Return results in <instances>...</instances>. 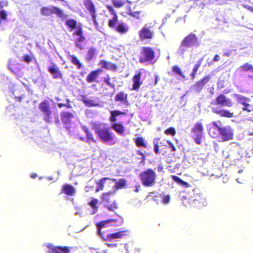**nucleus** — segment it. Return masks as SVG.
<instances>
[{
    "instance_id": "680f3d73",
    "label": "nucleus",
    "mask_w": 253,
    "mask_h": 253,
    "mask_svg": "<svg viewBox=\"0 0 253 253\" xmlns=\"http://www.w3.org/2000/svg\"><path fill=\"white\" fill-rule=\"evenodd\" d=\"M119 250H122V252H123V250H127L126 247V245H124L123 244H120L119 245Z\"/></svg>"
},
{
    "instance_id": "dca6fc26",
    "label": "nucleus",
    "mask_w": 253,
    "mask_h": 253,
    "mask_svg": "<svg viewBox=\"0 0 253 253\" xmlns=\"http://www.w3.org/2000/svg\"><path fill=\"white\" fill-rule=\"evenodd\" d=\"M139 35L141 40H144L152 38L153 33L146 25L139 32Z\"/></svg>"
},
{
    "instance_id": "72a5a7b5",
    "label": "nucleus",
    "mask_w": 253,
    "mask_h": 253,
    "mask_svg": "<svg viewBox=\"0 0 253 253\" xmlns=\"http://www.w3.org/2000/svg\"><path fill=\"white\" fill-rule=\"evenodd\" d=\"M97 55V51L96 49L94 48H91L88 50L87 56H86V59L88 61L91 60L93 58L95 57Z\"/></svg>"
},
{
    "instance_id": "bf43d9fd",
    "label": "nucleus",
    "mask_w": 253,
    "mask_h": 253,
    "mask_svg": "<svg viewBox=\"0 0 253 253\" xmlns=\"http://www.w3.org/2000/svg\"><path fill=\"white\" fill-rule=\"evenodd\" d=\"M155 143V146H154V152L156 154L159 153V145L157 144V142H155V141H154Z\"/></svg>"
},
{
    "instance_id": "f8f14e48",
    "label": "nucleus",
    "mask_w": 253,
    "mask_h": 253,
    "mask_svg": "<svg viewBox=\"0 0 253 253\" xmlns=\"http://www.w3.org/2000/svg\"><path fill=\"white\" fill-rule=\"evenodd\" d=\"M48 253H69L70 249L67 247L55 246L52 244H47Z\"/></svg>"
},
{
    "instance_id": "ea45409f",
    "label": "nucleus",
    "mask_w": 253,
    "mask_h": 253,
    "mask_svg": "<svg viewBox=\"0 0 253 253\" xmlns=\"http://www.w3.org/2000/svg\"><path fill=\"white\" fill-rule=\"evenodd\" d=\"M75 31L73 33L74 35L76 36H81L83 34L82 25L79 23L77 27H75Z\"/></svg>"
},
{
    "instance_id": "5fc2aeb1",
    "label": "nucleus",
    "mask_w": 253,
    "mask_h": 253,
    "mask_svg": "<svg viewBox=\"0 0 253 253\" xmlns=\"http://www.w3.org/2000/svg\"><path fill=\"white\" fill-rule=\"evenodd\" d=\"M139 13L138 11L130 12L129 14L137 19H139Z\"/></svg>"
},
{
    "instance_id": "6e6d98bb",
    "label": "nucleus",
    "mask_w": 253,
    "mask_h": 253,
    "mask_svg": "<svg viewBox=\"0 0 253 253\" xmlns=\"http://www.w3.org/2000/svg\"><path fill=\"white\" fill-rule=\"evenodd\" d=\"M164 143H167V144H168L169 146V147L171 148V150L172 151H175L176 150L175 148L173 146L172 143H171L169 141L167 140H164Z\"/></svg>"
},
{
    "instance_id": "69168bd1",
    "label": "nucleus",
    "mask_w": 253,
    "mask_h": 253,
    "mask_svg": "<svg viewBox=\"0 0 253 253\" xmlns=\"http://www.w3.org/2000/svg\"><path fill=\"white\" fill-rule=\"evenodd\" d=\"M219 59H220L219 56L216 54L215 55V56L214 57L213 61L216 62V61H219Z\"/></svg>"
},
{
    "instance_id": "e2e57ef3",
    "label": "nucleus",
    "mask_w": 253,
    "mask_h": 253,
    "mask_svg": "<svg viewBox=\"0 0 253 253\" xmlns=\"http://www.w3.org/2000/svg\"><path fill=\"white\" fill-rule=\"evenodd\" d=\"M82 42H76V45L77 47H78L79 48H80V49H83V45H82V44L81 43Z\"/></svg>"
},
{
    "instance_id": "9b49d317",
    "label": "nucleus",
    "mask_w": 253,
    "mask_h": 253,
    "mask_svg": "<svg viewBox=\"0 0 253 253\" xmlns=\"http://www.w3.org/2000/svg\"><path fill=\"white\" fill-rule=\"evenodd\" d=\"M181 42L190 48L193 46H197L199 45L197 37L195 34L192 33L186 36L181 41Z\"/></svg>"
},
{
    "instance_id": "473e14b6",
    "label": "nucleus",
    "mask_w": 253,
    "mask_h": 253,
    "mask_svg": "<svg viewBox=\"0 0 253 253\" xmlns=\"http://www.w3.org/2000/svg\"><path fill=\"white\" fill-rule=\"evenodd\" d=\"M69 58L71 62L78 69H81L83 67L82 64H81L80 61L78 59V58L75 55H69Z\"/></svg>"
},
{
    "instance_id": "3c124183",
    "label": "nucleus",
    "mask_w": 253,
    "mask_h": 253,
    "mask_svg": "<svg viewBox=\"0 0 253 253\" xmlns=\"http://www.w3.org/2000/svg\"><path fill=\"white\" fill-rule=\"evenodd\" d=\"M201 61L199 60V61H198L197 62H196V65H195L193 69V72H194V73H196L197 71H198L199 67L201 65Z\"/></svg>"
},
{
    "instance_id": "423d86ee",
    "label": "nucleus",
    "mask_w": 253,
    "mask_h": 253,
    "mask_svg": "<svg viewBox=\"0 0 253 253\" xmlns=\"http://www.w3.org/2000/svg\"><path fill=\"white\" fill-rule=\"evenodd\" d=\"M233 133V131L230 126H226L221 127L218 137L219 141L223 142L231 139L232 138Z\"/></svg>"
},
{
    "instance_id": "c03bdc74",
    "label": "nucleus",
    "mask_w": 253,
    "mask_h": 253,
    "mask_svg": "<svg viewBox=\"0 0 253 253\" xmlns=\"http://www.w3.org/2000/svg\"><path fill=\"white\" fill-rule=\"evenodd\" d=\"M172 71L174 72L177 73L178 75L180 76L183 78H185L184 75L183 74V73H182L181 70L180 69V68L178 66H174L173 67V68H172Z\"/></svg>"
},
{
    "instance_id": "13d9d810",
    "label": "nucleus",
    "mask_w": 253,
    "mask_h": 253,
    "mask_svg": "<svg viewBox=\"0 0 253 253\" xmlns=\"http://www.w3.org/2000/svg\"><path fill=\"white\" fill-rule=\"evenodd\" d=\"M24 60L25 62L29 63L31 61V57L28 55H25L24 56Z\"/></svg>"
},
{
    "instance_id": "c9c22d12",
    "label": "nucleus",
    "mask_w": 253,
    "mask_h": 253,
    "mask_svg": "<svg viewBox=\"0 0 253 253\" xmlns=\"http://www.w3.org/2000/svg\"><path fill=\"white\" fill-rule=\"evenodd\" d=\"M106 179H109L108 178L105 177L100 179L99 181L97 182V187L96 188V192H98L100 190H102L104 187V184Z\"/></svg>"
},
{
    "instance_id": "f3484780",
    "label": "nucleus",
    "mask_w": 253,
    "mask_h": 253,
    "mask_svg": "<svg viewBox=\"0 0 253 253\" xmlns=\"http://www.w3.org/2000/svg\"><path fill=\"white\" fill-rule=\"evenodd\" d=\"M145 72L144 70H142L139 72L138 74L135 75L133 78V85L132 88L134 90H136L140 87L141 84V82H140V78L143 73Z\"/></svg>"
},
{
    "instance_id": "de8ad7c7",
    "label": "nucleus",
    "mask_w": 253,
    "mask_h": 253,
    "mask_svg": "<svg viewBox=\"0 0 253 253\" xmlns=\"http://www.w3.org/2000/svg\"><path fill=\"white\" fill-rule=\"evenodd\" d=\"M165 133L166 134L173 136L175 133V131L173 127H169L165 131Z\"/></svg>"
},
{
    "instance_id": "f03ea898",
    "label": "nucleus",
    "mask_w": 253,
    "mask_h": 253,
    "mask_svg": "<svg viewBox=\"0 0 253 253\" xmlns=\"http://www.w3.org/2000/svg\"><path fill=\"white\" fill-rule=\"evenodd\" d=\"M92 126L102 142H109L112 145L116 143L115 137L113 133L109 131V128L106 127L105 124L94 122L92 123Z\"/></svg>"
},
{
    "instance_id": "6e6552de",
    "label": "nucleus",
    "mask_w": 253,
    "mask_h": 253,
    "mask_svg": "<svg viewBox=\"0 0 253 253\" xmlns=\"http://www.w3.org/2000/svg\"><path fill=\"white\" fill-rule=\"evenodd\" d=\"M141 53L142 55L140 58V62L141 63L151 61L154 58V52L149 47H143Z\"/></svg>"
},
{
    "instance_id": "0e129e2a",
    "label": "nucleus",
    "mask_w": 253,
    "mask_h": 253,
    "mask_svg": "<svg viewBox=\"0 0 253 253\" xmlns=\"http://www.w3.org/2000/svg\"><path fill=\"white\" fill-rule=\"evenodd\" d=\"M107 245L108 247L110 248H114L116 247L117 246V244H107Z\"/></svg>"
},
{
    "instance_id": "2f4dec72",
    "label": "nucleus",
    "mask_w": 253,
    "mask_h": 253,
    "mask_svg": "<svg viewBox=\"0 0 253 253\" xmlns=\"http://www.w3.org/2000/svg\"><path fill=\"white\" fill-rule=\"evenodd\" d=\"M118 16L117 14H114L111 19L109 20L108 26L109 27L115 29L117 25L118 22Z\"/></svg>"
},
{
    "instance_id": "49530a36",
    "label": "nucleus",
    "mask_w": 253,
    "mask_h": 253,
    "mask_svg": "<svg viewBox=\"0 0 253 253\" xmlns=\"http://www.w3.org/2000/svg\"><path fill=\"white\" fill-rule=\"evenodd\" d=\"M108 209L111 211H114L118 209V204L116 202H114L112 204L107 206Z\"/></svg>"
},
{
    "instance_id": "a18cd8bd",
    "label": "nucleus",
    "mask_w": 253,
    "mask_h": 253,
    "mask_svg": "<svg viewBox=\"0 0 253 253\" xmlns=\"http://www.w3.org/2000/svg\"><path fill=\"white\" fill-rule=\"evenodd\" d=\"M172 179L175 181L179 183V184H181L183 185H185V186H188V184L186 182H184L183 180H182L180 178H179L178 177L176 176H172Z\"/></svg>"
},
{
    "instance_id": "37998d69",
    "label": "nucleus",
    "mask_w": 253,
    "mask_h": 253,
    "mask_svg": "<svg viewBox=\"0 0 253 253\" xmlns=\"http://www.w3.org/2000/svg\"><path fill=\"white\" fill-rule=\"evenodd\" d=\"M113 4L116 7H121L125 4V2L120 0H112Z\"/></svg>"
},
{
    "instance_id": "c85d7f7f",
    "label": "nucleus",
    "mask_w": 253,
    "mask_h": 253,
    "mask_svg": "<svg viewBox=\"0 0 253 253\" xmlns=\"http://www.w3.org/2000/svg\"><path fill=\"white\" fill-rule=\"evenodd\" d=\"M189 48H190V47L187 46L186 45L183 44V43L181 42L180 46L178 48L177 53L179 56L183 58L184 54L186 52H188Z\"/></svg>"
},
{
    "instance_id": "8fccbe9b",
    "label": "nucleus",
    "mask_w": 253,
    "mask_h": 253,
    "mask_svg": "<svg viewBox=\"0 0 253 253\" xmlns=\"http://www.w3.org/2000/svg\"><path fill=\"white\" fill-rule=\"evenodd\" d=\"M135 142L138 146H145L143 139L141 137L137 138L135 141Z\"/></svg>"
},
{
    "instance_id": "f257e3e1",
    "label": "nucleus",
    "mask_w": 253,
    "mask_h": 253,
    "mask_svg": "<svg viewBox=\"0 0 253 253\" xmlns=\"http://www.w3.org/2000/svg\"><path fill=\"white\" fill-rule=\"evenodd\" d=\"M123 222V219L121 216H118L117 219H111L100 222L96 224L99 236L106 241H111L114 239L123 238L124 236L126 235L127 231H122L115 233L108 234L106 238H104L102 236V233L101 232V229L103 227H108L110 225L112 226H120L122 225Z\"/></svg>"
},
{
    "instance_id": "393cba45",
    "label": "nucleus",
    "mask_w": 253,
    "mask_h": 253,
    "mask_svg": "<svg viewBox=\"0 0 253 253\" xmlns=\"http://www.w3.org/2000/svg\"><path fill=\"white\" fill-rule=\"evenodd\" d=\"M237 71L239 72H249L253 73V66L248 63H245L239 67L237 69Z\"/></svg>"
},
{
    "instance_id": "774afa93",
    "label": "nucleus",
    "mask_w": 253,
    "mask_h": 253,
    "mask_svg": "<svg viewBox=\"0 0 253 253\" xmlns=\"http://www.w3.org/2000/svg\"><path fill=\"white\" fill-rule=\"evenodd\" d=\"M140 187V186L139 184H137L135 186V189H134V191L135 192H138L139 191V188Z\"/></svg>"
},
{
    "instance_id": "79ce46f5",
    "label": "nucleus",
    "mask_w": 253,
    "mask_h": 253,
    "mask_svg": "<svg viewBox=\"0 0 253 253\" xmlns=\"http://www.w3.org/2000/svg\"><path fill=\"white\" fill-rule=\"evenodd\" d=\"M161 198L162 200V202L164 204H167L169 203L170 201V196L169 195H161Z\"/></svg>"
},
{
    "instance_id": "4c0bfd02",
    "label": "nucleus",
    "mask_w": 253,
    "mask_h": 253,
    "mask_svg": "<svg viewBox=\"0 0 253 253\" xmlns=\"http://www.w3.org/2000/svg\"><path fill=\"white\" fill-rule=\"evenodd\" d=\"M98 201L97 199H93L89 204L92 209V214H94L97 211L98 208L96 205L98 203Z\"/></svg>"
},
{
    "instance_id": "412c9836",
    "label": "nucleus",
    "mask_w": 253,
    "mask_h": 253,
    "mask_svg": "<svg viewBox=\"0 0 253 253\" xmlns=\"http://www.w3.org/2000/svg\"><path fill=\"white\" fill-rule=\"evenodd\" d=\"M84 104L88 107H96L99 106L98 100L97 99H92L88 97H84L82 100Z\"/></svg>"
},
{
    "instance_id": "c756f323",
    "label": "nucleus",
    "mask_w": 253,
    "mask_h": 253,
    "mask_svg": "<svg viewBox=\"0 0 253 253\" xmlns=\"http://www.w3.org/2000/svg\"><path fill=\"white\" fill-rule=\"evenodd\" d=\"M111 116L110 117V121L111 122H115L117 121L116 117L120 115H125V113L118 110H113L110 112Z\"/></svg>"
},
{
    "instance_id": "20e7f679",
    "label": "nucleus",
    "mask_w": 253,
    "mask_h": 253,
    "mask_svg": "<svg viewBox=\"0 0 253 253\" xmlns=\"http://www.w3.org/2000/svg\"><path fill=\"white\" fill-rule=\"evenodd\" d=\"M41 14L43 15H49L53 13L63 19L67 17V15L64 14L62 10L54 6L43 7L41 9Z\"/></svg>"
},
{
    "instance_id": "603ef678",
    "label": "nucleus",
    "mask_w": 253,
    "mask_h": 253,
    "mask_svg": "<svg viewBox=\"0 0 253 253\" xmlns=\"http://www.w3.org/2000/svg\"><path fill=\"white\" fill-rule=\"evenodd\" d=\"M78 36L79 37L75 40L76 42H83L85 40V38L83 36V34L81 35V36Z\"/></svg>"
},
{
    "instance_id": "bb28decb",
    "label": "nucleus",
    "mask_w": 253,
    "mask_h": 253,
    "mask_svg": "<svg viewBox=\"0 0 253 253\" xmlns=\"http://www.w3.org/2000/svg\"><path fill=\"white\" fill-rule=\"evenodd\" d=\"M99 65L102 67L108 70H115L117 69V67L115 64L103 60L100 62Z\"/></svg>"
},
{
    "instance_id": "f704fd0d",
    "label": "nucleus",
    "mask_w": 253,
    "mask_h": 253,
    "mask_svg": "<svg viewBox=\"0 0 253 253\" xmlns=\"http://www.w3.org/2000/svg\"><path fill=\"white\" fill-rule=\"evenodd\" d=\"M3 7V6L0 1V25L1 23L2 20H6L7 16V12L4 10L1 9Z\"/></svg>"
},
{
    "instance_id": "052dcab7",
    "label": "nucleus",
    "mask_w": 253,
    "mask_h": 253,
    "mask_svg": "<svg viewBox=\"0 0 253 253\" xmlns=\"http://www.w3.org/2000/svg\"><path fill=\"white\" fill-rule=\"evenodd\" d=\"M86 134L88 139L93 140V135L91 132H88Z\"/></svg>"
},
{
    "instance_id": "1a4fd4ad",
    "label": "nucleus",
    "mask_w": 253,
    "mask_h": 253,
    "mask_svg": "<svg viewBox=\"0 0 253 253\" xmlns=\"http://www.w3.org/2000/svg\"><path fill=\"white\" fill-rule=\"evenodd\" d=\"M193 137L197 144H200L201 139L203 134V127L201 123L196 124L192 129Z\"/></svg>"
},
{
    "instance_id": "e433bc0d",
    "label": "nucleus",
    "mask_w": 253,
    "mask_h": 253,
    "mask_svg": "<svg viewBox=\"0 0 253 253\" xmlns=\"http://www.w3.org/2000/svg\"><path fill=\"white\" fill-rule=\"evenodd\" d=\"M193 202L194 205H196L198 202L199 203L198 206L199 207L205 206L207 205V202L205 197H201L199 199H194Z\"/></svg>"
},
{
    "instance_id": "09e8293b",
    "label": "nucleus",
    "mask_w": 253,
    "mask_h": 253,
    "mask_svg": "<svg viewBox=\"0 0 253 253\" xmlns=\"http://www.w3.org/2000/svg\"><path fill=\"white\" fill-rule=\"evenodd\" d=\"M112 193H113V192H109L103 194L102 196V199L104 201L108 202L110 199V195Z\"/></svg>"
},
{
    "instance_id": "a211bd4d",
    "label": "nucleus",
    "mask_w": 253,
    "mask_h": 253,
    "mask_svg": "<svg viewBox=\"0 0 253 253\" xmlns=\"http://www.w3.org/2000/svg\"><path fill=\"white\" fill-rule=\"evenodd\" d=\"M84 4L86 9L89 11L94 21L95 22V9L92 2L90 0H86Z\"/></svg>"
},
{
    "instance_id": "a19ab883",
    "label": "nucleus",
    "mask_w": 253,
    "mask_h": 253,
    "mask_svg": "<svg viewBox=\"0 0 253 253\" xmlns=\"http://www.w3.org/2000/svg\"><path fill=\"white\" fill-rule=\"evenodd\" d=\"M126 94L123 92H120L116 96L115 99L116 101H123L126 99Z\"/></svg>"
},
{
    "instance_id": "9d476101",
    "label": "nucleus",
    "mask_w": 253,
    "mask_h": 253,
    "mask_svg": "<svg viewBox=\"0 0 253 253\" xmlns=\"http://www.w3.org/2000/svg\"><path fill=\"white\" fill-rule=\"evenodd\" d=\"M233 97L237 100L239 103L244 106V107L243 108V110H246L248 112H251L252 111V107L249 104V102H250V98L238 94H234Z\"/></svg>"
},
{
    "instance_id": "cd10ccee",
    "label": "nucleus",
    "mask_w": 253,
    "mask_h": 253,
    "mask_svg": "<svg viewBox=\"0 0 253 253\" xmlns=\"http://www.w3.org/2000/svg\"><path fill=\"white\" fill-rule=\"evenodd\" d=\"M100 71L99 70H96L91 72L90 73H89L86 78V81L88 83H91L94 82L95 79L97 78L99 74Z\"/></svg>"
},
{
    "instance_id": "4d7b16f0",
    "label": "nucleus",
    "mask_w": 253,
    "mask_h": 253,
    "mask_svg": "<svg viewBox=\"0 0 253 253\" xmlns=\"http://www.w3.org/2000/svg\"><path fill=\"white\" fill-rule=\"evenodd\" d=\"M106 7L113 15L117 14L112 6L107 5Z\"/></svg>"
},
{
    "instance_id": "aec40b11",
    "label": "nucleus",
    "mask_w": 253,
    "mask_h": 253,
    "mask_svg": "<svg viewBox=\"0 0 253 253\" xmlns=\"http://www.w3.org/2000/svg\"><path fill=\"white\" fill-rule=\"evenodd\" d=\"M48 71L55 79L60 78L62 76V74L60 72L59 68L55 64H52L48 68Z\"/></svg>"
},
{
    "instance_id": "0eeeda50",
    "label": "nucleus",
    "mask_w": 253,
    "mask_h": 253,
    "mask_svg": "<svg viewBox=\"0 0 253 253\" xmlns=\"http://www.w3.org/2000/svg\"><path fill=\"white\" fill-rule=\"evenodd\" d=\"M40 110L44 114V120L47 123L51 122V111L49 109L48 101L44 100L39 105Z\"/></svg>"
},
{
    "instance_id": "338daca9",
    "label": "nucleus",
    "mask_w": 253,
    "mask_h": 253,
    "mask_svg": "<svg viewBox=\"0 0 253 253\" xmlns=\"http://www.w3.org/2000/svg\"><path fill=\"white\" fill-rule=\"evenodd\" d=\"M227 0H216V1L220 4L225 3L227 1Z\"/></svg>"
},
{
    "instance_id": "4468645a",
    "label": "nucleus",
    "mask_w": 253,
    "mask_h": 253,
    "mask_svg": "<svg viewBox=\"0 0 253 253\" xmlns=\"http://www.w3.org/2000/svg\"><path fill=\"white\" fill-rule=\"evenodd\" d=\"M211 76L210 75L205 77L203 79L197 82L194 85L192 86L191 89L196 92H200L203 86L209 82Z\"/></svg>"
},
{
    "instance_id": "a878e982",
    "label": "nucleus",
    "mask_w": 253,
    "mask_h": 253,
    "mask_svg": "<svg viewBox=\"0 0 253 253\" xmlns=\"http://www.w3.org/2000/svg\"><path fill=\"white\" fill-rule=\"evenodd\" d=\"M112 129L115 130L119 134L123 135L125 132V127L121 124L114 123L111 126Z\"/></svg>"
},
{
    "instance_id": "4be33fe9",
    "label": "nucleus",
    "mask_w": 253,
    "mask_h": 253,
    "mask_svg": "<svg viewBox=\"0 0 253 253\" xmlns=\"http://www.w3.org/2000/svg\"><path fill=\"white\" fill-rule=\"evenodd\" d=\"M114 30L121 34H124L128 31V27L124 23L120 22L117 24Z\"/></svg>"
},
{
    "instance_id": "864d4df0",
    "label": "nucleus",
    "mask_w": 253,
    "mask_h": 253,
    "mask_svg": "<svg viewBox=\"0 0 253 253\" xmlns=\"http://www.w3.org/2000/svg\"><path fill=\"white\" fill-rule=\"evenodd\" d=\"M90 250L92 251H95V253H107V251L106 250L95 249L94 248H91Z\"/></svg>"
},
{
    "instance_id": "b1692460",
    "label": "nucleus",
    "mask_w": 253,
    "mask_h": 253,
    "mask_svg": "<svg viewBox=\"0 0 253 253\" xmlns=\"http://www.w3.org/2000/svg\"><path fill=\"white\" fill-rule=\"evenodd\" d=\"M62 121L66 124H68L72 119L74 118L73 114L68 112H63L61 114Z\"/></svg>"
},
{
    "instance_id": "39448f33",
    "label": "nucleus",
    "mask_w": 253,
    "mask_h": 253,
    "mask_svg": "<svg viewBox=\"0 0 253 253\" xmlns=\"http://www.w3.org/2000/svg\"><path fill=\"white\" fill-rule=\"evenodd\" d=\"M221 123L219 121L213 122L208 126L209 133L212 138L219 137L221 129Z\"/></svg>"
},
{
    "instance_id": "58836bf2",
    "label": "nucleus",
    "mask_w": 253,
    "mask_h": 253,
    "mask_svg": "<svg viewBox=\"0 0 253 253\" xmlns=\"http://www.w3.org/2000/svg\"><path fill=\"white\" fill-rule=\"evenodd\" d=\"M65 24L72 29H75V27L78 24L77 21L74 19H67L65 22Z\"/></svg>"
},
{
    "instance_id": "7c9ffc66",
    "label": "nucleus",
    "mask_w": 253,
    "mask_h": 253,
    "mask_svg": "<svg viewBox=\"0 0 253 253\" xmlns=\"http://www.w3.org/2000/svg\"><path fill=\"white\" fill-rule=\"evenodd\" d=\"M112 180L116 182L115 187L117 189L124 187L126 182L124 179H120L118 181H117L116 179L113 178L112 179Z\"/></svg>"
},
{
    "instance_id": "ddd939ff",
    "label": "nucleus",
    "mask_w": 253,
    "mask_h": 253,
    "mask_svg": "<svg viewBox=\"0 0 253 253\" xmlns=\"http://www.w3.org/2000/svg\"><path fill=\"white\" fill-rule=\"evenodd\" d=\"M212 103L215 105H220L222 106L226 107H231L233 105L231 99L226 97L223 94L219 95Z\"/></svg>"
},
{
    "instance_id": "2eb2a0df",
    "label": "nucleus",
    "mask_w": 253,
    "mask_h": 253,
    "mask_svg": "<svg viewBox=\"0 0 253 253\" xmlns=\"http://www.w3.org/2000/svg\"><path fill=\"white\" fill-rule=\"evenodd\" d=\"M212 112L220 116L221 117H225L231 118L233 116V113L230 112L228 110L222 109L219 107H212L211 108Z\"/></svg>"
},
{
    "instance_id": "5701e85b",
    "label": "nucleus",
    "mask_w": 253,
    "mask_h": 253,
    "mask_svg": "<svg viewBox=\"0 0 253 253\" xmlns=\"http://www.w3.org/2000/svg\"><path fill=\"white\" fill-rule=\"evenodd\" d=\"M13 88H14V89H13L12 88H10L11 92L13 93L15 97L18 99L19 101H20L23 96L22 93L23 91L20 89V88L17 86L14 85Z\"/></svg>"
},
{
    "instance_id": "7ed1b4c3",
    "label": "nucleus",
    "mask_w": 253,
    "mask_h": 253,
    "mask_svg": "<svg viewBox=\"0 0 253 253\" xmlns=\"http://www.w3.org/2000/svg\"><path fill=\"white\" fill-rule=\"evenodd\" d=\"M139 177L142 184L146 187H152L156 183L157 174L155 170L149 169L141 172Z\"/></svg>"
},
{
    "instance_id": "6ab92c4d",
    "label": "nucleus",
    "mask_w": 253,
    "mask_h": 253,
    "mask_svg": "<svg viewBox=\"0 0 253 253\" xmlns=\"http://www.w3.org/2000/svg\"><path fill=\"white\" fill-rule=\"evenodd\" d=\"M61 190L62 193L70 196H74L76 193V190L74 187L68 184L63 185Z\"/></svg>"
}]
</instances>
